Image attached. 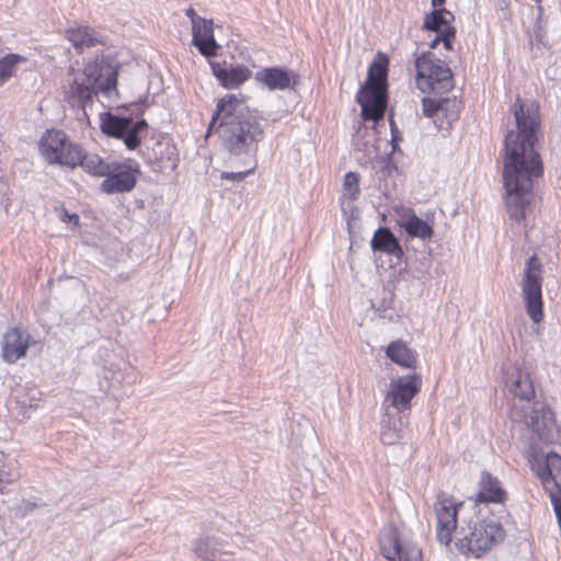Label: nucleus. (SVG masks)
Returning a JSON list of instances; mask_svg holds the SVG:
<instances>
[{
    "instance_id": "nucleus-27",
    "label": "nucleus",
    "mask_w": 561,
    "mask_h": 561,
    "mask_svg": "<svg viewBox=\"0 0 561 561\" xmlns=\"http://www.w3.org/2000/svg\"><path fill=\"white\" fill-rule=\"evenodd\" d=\"M451 21H454V14L450 11L438 9L425 16L423 27L428 31L442 33L445 27L451 26Z\"/></svg>"
},
{
    "instance_id": "nucleus-37",
    "label": "nucleus",
    "mask_w": 561,
    "mask_h": 561,
    "mask_svg": "<svg viewBox=\"0 0 561 561\" xmlns=\"http://www.w3.org/2000/svg\"><path fill=\"white\" fill-rule=\"evenodd\" d=\"M36 508V504L30 501H23L20 505V510L23 511V514L32 513Z\"/></svg>"
},
{
    "instance_id": "nucleus-30",
    "label": "nucleus",
    "mask_w": 561,
    "mask_h": 561,
    "mask_svg": "<svg viewBox=\"0 0 561 561\" xmlns=\"http://www.w3.org/2000/svg\"><path fill=\"white\" fill-rule=\"evenodd\" d=\"M448 99H431V98H424L422 100V110L423 114L426 117H433L438 112H443L446 108V105L448 104Z\"/></svg>"
},
{
    "instance_id": "nucleus-28",
    "label": "nucleus",
    "mask_w": 561,
    "mask_h": 561,
    "mask_svg": "<svg viewBox=\"0 0 561 561\" xmlns=\"http://www.w3.org/2000/svg\"><path fill=\"white\" fill-rule=\"evenodd\" d=\"M25 61L26 58L19 54H8L2 57L0 59V87L14 75L16 66Z\"/></svg>"
},
{
    "instance_id": "nucleus-35",
    "label": "nucleus",
    "mask_w": 561,
    "mask_h": 561,
    "mask_svg": "<svg viewBox=\"0 0 561 561\" xmlns=\"http://www.w3.org/2000/svg\"><path fill=\"white\" fill-rule=\"evenodd\" d=\"M209 542H210V540L208 538H205V539H199L195 543L194 550H195L196 554L198 557H201L202 559H205V560L209 559V554H208V550H207Z\"/></svg>"
},
{
    "instance_id": "nucleus-45",
    "label": "nucleus",
    "mask_w": 561,
    "mask_h": 561,
    "mask_svg": "<svg viewBox=\"0 0 561 561\" xmlns=\"http://www.w3.org/2000/svg\"><path fill=\"white\" fill-rule=\"evenodd\" d=\"M4 458V454L2 451H0V461H2Z\"/></svg>"
},
{
    "instance_id": "nucleus-9",
    "label": "nucleus",
    "mask_w": 561,
    "mask_h": 561,
    "mask_svg": "<svg viewBox=\"0 0 561 561\" xmlns=\"http://www.w3.org/2000/svg\"><path fill=\"white\" fill-rule=\"evenodd\" d=\"M379 545L388 561H422L421 549L392 525L381 530Z\"/></svg>"
},
{
    "instance_id": "nucleus-22",
    "label": "nucleus",
    "mask_w": 561,
    "mask_h": 561,
    "mask_svg": "<svg viewBox=\"0 0 561 561\" xmlns=\"http://www.w3.org/2000/svg\"><path fill=\"white\" fill-rule=\"evenodd\" d=\"M382 93L359 91L356 99L362 107V115L365 119L378 121L382 117L383 107Z\"/></svg>"
},
{
    "instance_id": "nucleus-24",
    "label": "nucleus",
    "mask_w": 561,
    "mask_h": 561,
    "mask_svg": "<svg viewBox=\"0 0 561 561\" xmlns=\"http://www.w3.org/2000/svg\"><path fill=\"white\" fill-rule=\"evenodd\" d=\"M386 81H387V65L383 62L374 61L368 69L366 84L360 91L376 92V93L385 94Z\"/></svg>"
},
{
    "instance_id": "nucleus-43",
    "label": "nucleus",
    "mask_w": 561,
    "mask_h": 561,
    "mask_svg": "<svg viewBox=\"0 0 561 561\" xmlns=\"http://www.w3.org/2000/svg\"><path fill=\"white\" fill-rule=\"evenodd\" d=\"M444 2H445V0H432V5H433L434 8H437V7L443 5V4H444Z\"/></svg>"
},
{
    "instance_id": "nucleus-5",
    "label": "nucleus",
    "mask_w": 561,
    "mask_h": 561,
    "mask_svg": "<svg viewBox=\"0 0 561 561\" xmlns=\"http://www.w3.org/2000/svg\"><path fill=\"white\" fill-rule=\"evenodd\" d=\"M416 87L423 93H446L454 87L453 72L445 61L428 51L415 58Z\"/></svg>"
},
{
    "instance_id": "nucleus-41",
    "label": "nucleus",
    "mask_w": 561,
    "mask_h": 561,
    "mask_svg": "<svg viewBox=\"0 0 561 561\" xmlns=\"http://www.w3.org/2000/svg\"><path fill=\"white\" fill-rule=\"evenodd\" d=\"M126 368L129 370V371H128V379H129V382H135L136 377H135V375H134V368H133V367H130V366H128V365H126Z\"/></svg>"
},
{
    "instance_id": "nucleus-23",
    "label": "nucleus",
    "mask_w": 561,
    "mask_h": 561,
    "mask_svg": "<svg viewBox=\"0 0 561 561\" xmlns=\"http://www.w3.org/2000/svg\"><path fill=\"white\" fill-rule=\"evenodd\" d=\"M386 355L393 363L405 367V368H414L416 364V357L411 348L407 346L404 342L401 340H397L391 342L387 350Z\"/></svg>"
},
{
    "instance_id": "nucleus-16",
    "label": "nucleus",
    "mask_w": 561,
    "mask_h": 561,
    "mask_svg": "<svg viewBox=\"0 0 561 561\" xmlns=\"http://www.w3.org/2000/svg\"><path fill=\"white\" fill-rule=\"evenodd\" d=\"M213 25L211 20L205 19L192 26V44L207 58L216 56L220 48L215 39Z\"/></svg>"
},
{
    "instance_id": "nucleus-31",
    "label": "nucleus",
    "mask_w": 561,
    "mask_h": 561,
    "mask_svg": "<svg viewBox=\"0 0 561 561\" xmlns=\"http://www.w3.org/2000/svg\"><path fill=\"white\" fill-rule=\"evenodd\" d=\"M244 164L249 163L250 168L244 171H238V172H222L220 178L221 180H230L234 182H241L243 181L249 174L253 173L256 168L255 159H243L241 160Z\"/></svg>"
},
{
    "instance_id": "nucleus-4",
    "label": "nucleus",
    "mask_w": 561,
    "mask_h": 561,
    "mask_svg": "<svg viewBox=\"0 0 561 561\" xmlns=\"http://www.w3.org/2000/svg\"><path fill=\"white\" fill-rule=\"evenodd\" d=\"M504 537L505 530L499 522L473 514L461 519L456 531V547L465 556L480 558Z\"/></svg>"
},
{
    "instance_id": "nucleus-42",
    "label": "nucleus",
    "mask_w": 561,
    "mask_h": 561,
    "mask_svg": "<svg viewBox=\"0 0 561 561\" xmlns=\"http://www.w3.org/2000/svg\"><path fill=\"white\" fill-rule=\"evenodd\" d=\"M76 220V222L78 221V216L76 214H72V215H69L67 211L65 213V221H72V220Z\"/></svg>"
},
{
    "instance_id": "nucleus-19",
    "label": "nucleus",
    "mask_w": 561,
    "mask_h": 561,
    "mask_svg": "<svg viewBox=\"0 0 561 561\" xmlns=\"http://www.w3.org/2000/svg\"><path fill=\"white\" fill-rule=\"evenodd\" d=\"M506 492L501 482L489 472H482L476 501L480 503H503Z\"/></svg>"
},
{
    "instance_id": "nucleus-15",
    "label": "nucleus",
    "mask_w": 561,
    "mask_h": 561,
    "mask_svg": "<svg viewBox=\"0 0 561 561\" xmlns=\"http://www.w3.org/2000/svg\"><path fill=\"white\" fill-rule=\"evenodd\" d=\"M211 73L226 89H238L241 84L251 78V70L244 65H230L229 68L226 65L210 61Z\"/></svg>"
},
{
    "instance_id": "nucleus-21",
    "label": "nucleus",
    "mask_w": 561,
    "mask_h": 561,
    "mask_svg": "<svg viewBox=\"0 0 561 561\" xmlns=\"http://www.w3.org/2000/svg\"><path fill=\"white\" fill-rule=\"evenodd\" d=\"M370 245L375 252H383L397 259L403 256V250L398 239L387 227H381L375 231Z\"/></svg>"
},
{
    "instance_id": "nucleus-2",
    "label": "nucleus",
    "mask_w": 561,
    "mask_h": 561,
    "mask_svg": "<svg viewBox=\"0 0 561 561\" xmlns=\"http://www.w3.org/2000/svg\"><path fill=\"white\" fill-rule=\"evenodd\" d=\"M215 133L230 159L255 158L265 131L262 118L234 94L217 101L206 136Z\"/></svg>"
},
{
    "instance_id": "nucleus-17",
    "label": "nucleus",
    "mask_w": 561,
    "mask_h": 561,
    "mask_svg": "<svg viewBox=\"0 0 561 561\" xmlns=\"http://www.w3.org/2000/svg\"><path fill=\"white\" fill-rule=\"evenodd\" d=\"M528 425L539 440L543 443L553 440L557 425L550 409L543 407L534 409L529 416Z\"/></svg>"
},
{
    "instance_id": "nucleus-33",
    "label": "nucleus",
    "mask_w": 561,
    "mask_h": 561,
    "mask_svg": "<svg viewBox=\"0 0 561 561\" xmlns=\"http://www.w3.org/2000/svg\"><path fill=\"white\" fill-rule=\"evenodd\" d=\"M359 175L355 172H348L344 176V190L348 193L352 199H355L359 194Z\"/></svg>"
},
{
    "instance_id": "nucleus-8",
    "label": "nucleus",
    "mask_w": 561,
    "mask_h": 561,
    "mask_svg": "<svg viewBox=\"0 0 561 561\" xmlns=\"http://www.w3.org/2000/svg\"><path fill=\"white\" fill-rule=\"evenodd\" d=\"M541 287L542 264L540 259L534 254L526 262L522 279V290L526 311L535 323H539L543 318Z\"/></svg>"
},
{
    "instance_id": "nucleus-44",
    "label": "nucleus",
    "mask_w": 561,
    "mask_h": 561,
    "mask_svg": "<svg viewBox=\"0 0 561 561\" xmlns=\"http://www.w3.org/2000/svg\"><path fill=\"white\" fill-rule=\"evenodd\" d=\"M5 480H3V478L0 477V485H2V483H4ZM10 482L9 480H7V483ZM0 493H3V489L2 486H0Z\"/></svg>"
},
{
    "instance_id": "nucleus-38",
    "label": "nucleus",
    "mask_w": 561,
    "mask_h": 561,
    "mask_svg": "<svg viewBox=\"0 0 561 561\" xmlns=\"http://www.w3.org/2000/svg\"><path fill=\"white\" fill-rule=\"evenodd\" d=\"M397 167L391 161H386L381 170L382 174L390 175L392 171H396Z\"/></svg>"
},
{
    "instance_id": "nucleus-40",
    "label": "nucleus",
    "mask_w": 561,
    "mask_h": 561,
    "mask_svg": "<svg viewBox=\"0 0 561 561\" xmlns=\"http://www.w3.org/2000/svg\"><path fill=\"white\" fill-rule=\"evenodd\" d=\"M440 39H442V33H437L435 38L431 42L430 47L435 48L437 46V44L440 43Z\"/></svg>"
},
{
    "instance_id": "nucleus-36",
    "label": "nucleus",
    "mask_w": 561,
    "mask_h": 561,
    "mask_svg": "<svg viewBox=\"0 0 561 561\" xmlns=\"http://www.w3.org/2000/svg\"><path fill=\"white\" fill-rule=\"evenodd\" d=\"M186 15L190 18L192 26H194L197 23H201V21L205 20L204 18L198 16L196 11L192 7H190L186 10Z\"/></svg>"
},
{
    "instance_id": "nucleus-14",
    "label": "nucleus",
    "mask_w": 561,
    "mask_h": 561,
    "mask_svg": "<svg viewBox=\"0 0 561 561\" xmlns=\"http://www.w3.org/2000/svg\"><path fill=\"white\" fill-rule=\"evenodd\" d=\"M254 79L270 91H284L294 89L298 84L299 76L282 67H267L256 71Z\"/></svg>"
},
{
    "instance_id": "nucleus-34",
    "label": "nucleus",
    "mask_w": 561,
    "mask_h": 561,
    "mask_svg": "<svg viewBox=\"0 0 561 561\" xmlns=\"http://www.w3.org/2000/svg\"><path fill=\"white\" fill-rule=\"evenodd\" d=\"M456 30L454 26H447L442 31V39L445 49H453V39L455 38Z\"/></svg>"
},
{
    "instance_id": "nucleus-32",
    "label": "nucleus",
    "mask_w": 561,
    "mask_h": 561,
    "mask_svg": "<svg viewBox=\"0 0 561 561\" xmlns=\"http://www.w3.org/2000/svg\"><path fill=\"white\" fill-rule=\"evenodd\" d=\"M25 394L19 396L18 401L22 407L36 408L41 399V391L36 387H23Z\"/></svg>"
},
{
    "instance_id": "nucleus-29",
    "label": "nucleus",
    "mask_w": 561,
    "mask_h": 561,
    "mask_svg": "<svg viewBox=\"0 0 561 561\" xmlns=\"http://www.w3.org/2000/svg\"><path fill=\"white\" fill-rule=\"evenodd\" d=\"M386 416L387 419L381 421L380 440L383 445L391 446L397 444L402 435L401 430L396 424L391 425L388 412Z\"/></svg>"
},
{
    "instance_id": "nucleus-7",
    "label": "nucleus",
    "mask_w": 561,
    "mask_h": 561,
    "mask_svg": "<svg viewBox=\"0 0 561 561\" xmlns=\"http://www.w3.org/2000/svg\"><path fill=\"white\" fill-rule=\"evenodd\" d=\"M101 131L116 139H122L129 150L137 149L147 135L148 124L145 119L134 121L130 116H119L111 112L99 115Z\"/></svg>"
},
{
    "instance_id": "nucleus-6",
    "label": "nucleus",
    "mask_w": 561,
    "mask_h": 561,
    "mask_svg": "<svg viewBox=\"0 0 561 561\" xmlns=\"http://www.w3.org/2000/svg\"><path fill=\"white\" fill-rule=\"evenodd\" d=\"M38 148L48 164H59L71 169L78 167L80 145L70 141L62 130H46L38 141Z\"/></svg>"
},
{
    "instance_id": "nucleus-13",
    "label": "nucleus",
    "mask_w": 561,
    "mask_h": 561,
    "mask_svg": "<svg viewBox=\"0 0 561 561\" xmlns=\"http://www.w3.org/2000/svg\"><path fill=\"white\" fill-rule=\"evenodd\" d=\"M31 335L18 327L8 329L1 340V356L8 364H14L25 357L30 346Z\"/></svg>"
},
{
    "instance_id": "nucleus-1",
    "label": "nucleus",
    "mask_w": 561,
    "mask_h": 561,
    "mask_svg": "<svg viewBox=\"0 0 561 561\" xmlns=\"http://www.w3.org/2000/svg\"><path fill=\"white\" fill-rule=\"evenodd\" d=\"M516 130L504 140V205L511 220L524 221L531 213L535 181L543 174L542 161L535 149L540 125L539 106L519 98L513 107Z\"/></svg>"
},
{
    "instance_id": "nucleus-12",
    "label": "nucleus",
    "mask_w": 561,
    "mask_h": 561,
    "mask_svg": "<svg viewBox=\"0 0 561 561\" xmlns=\"http://www.w3.org/2000/svg\"><path fill=\"white\" fill-rule=\"evenodd\" d=\"M394 216L397 225L405 231L410 239L428 242L433 238V227L420 218L412 208L397 207L394 208Z\"/></svg>"
},
{
    "instance_id": "nucleus-25",
    "label": "nucleus",
    "mask_w": 561,
    "mask_h": 561,
    "mask_svg": "<svg viewBox=\"0 0 561 561\" xmlns=\"http://www.w3.org/2000/svg\"><path fill=\"white\" fill-rule=\"evenodd\" d=\"M79 156L78 165L85 172L95 176H105L111 173L112 165L110 163L95 153H88L81 146Z\"/></svg>"
},
{
    "instance_id": "nucleus-39",
    "label": "nucleus",
    "mask_w": 561,
    "mask_h": 561,
    "mask_svg": "<svg viewBox=\"0 0 561 561\" xmlns=\"http://www.w3.org/2000/svg\"><path fill=\"white\" fill-rule=\"evenodd\" d=\"M391 133H392V140H391L392 147H393V150H396V148H397L396 142L399 140V137H398L399 130L393 127V124H391Z\"/></svg>"
},
{
    "instance_id": "nucleus-18",
    "label": "nucleus",
    "mask_w": 561,
    "mask_h": 561,
    "mask_svg": "<svg viewBox=\"0 0 561 561\" xmlns=\"http://www.w3.org/2000/svg\"><path fill=\"white\" fill-rule=\"evenodd\" d=\"M136 176L129 170H121L119 167H111V173L105 175L101 183L102 192L106 194L131 191L136 185Z\"/></svg>"
},
{
    "instance_id": "nucleus-11",
    "label": "nucleus",
    "mask_w": 561,
    "mask_h": 561,
    "mask_svg": "<svg viewBox=\"0 0 561 561\" xmlns=\"http://www.w3.org/2000/svg\"><path fill=\"white\" fill-rule=\"evenodd\" d=\"M462 503H456L455 500L444 492L438 493L434 503V511L437 519L436 537L443 545L448 546L453 540V534L458 530L457 515L458 508Z\"/></svg>"
},
{
    "instance_id": "nucleus-20",
    "label": "nucleus",
    "mask_w": 561,
    "mask_h": 561,
    "mask_svg": "<svg viewBox=\"0 0 561 561\" xmlns=\"http://www.w3.org/2000/svg\"><path fill=\"white\" fill-rule=\"evenodd\" d=\"M505 387L514 397L530 401L535 397L533 381L527 373L515 369L505 381Z\"/></svg>"
},
{
    "instance_id": "nucleus-26",
    "label": "nucleus",
    "mask_w": 561,
    "mask_h": 561,
    "mask_svg": "<svg viewBox=\"0 0 561 561\" xmlns=\"http://www.w3.org/2000/svg\"><path fill=\"white\" fill-rule=\"evenodd\" d=\"M66 38L71 42L77 50H82L83 48L92 47L100 43L96 32L87 26L67 30Z\"/></svg>"
},
{
    "instance_id": "nucleus-10",
    "label": "nucleus",
    "mask_w": 561,
    "mask_h": 561,
    "mask_svg": "<svg viewBox=\"0 0 561 561\" xmlns=\"http://www.w3.org/2000/svg\"><path fill=\"white\" fill-rule=\"evenodd\" d=\"M420 386L421 380L416 375H407L391 379L389 390L382 403L386 411L388 412L389 408H393L397 412L410 410L411 401L419 393Z\"/></svg>"
},
{
    "instance_id": "nucleus-3",
    "label": "nucleus",
    "mask_w": 561,
    "mask_h": 561,
    "mask_svg": "<svg viewBox=\"0 0 561 561\" xmlns=\"http://www.w3.org/2000/svg\"><path fill=\"white\" fill-rule=\"evenodd\" d=\"M117 77L118 66L115 60L110 56L96 55L89 59L82 72L73 78L70 93L77 98L79 106L85 111L89 105H92L94 96L117 99Z\"/></svg>"
}]
</instances>
